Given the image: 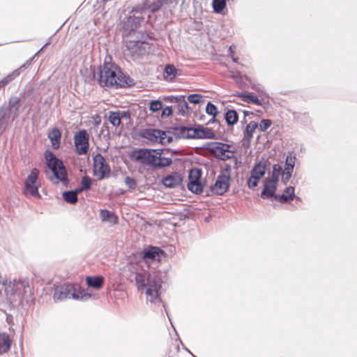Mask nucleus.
<instances>
[{
	"label": "nucleus",
	"mask_w": 357,
	"mask_h": 357,
	"mask_svg": "<svg viewBox=\"0 0 357 357\" xmlns=\"http://www.w3.org/2000/svg\"><path fill=\"white\" fill-rule=\"evenodd\" d=\"M86 282L89 287L100 289L104 284V278L102 276H87Z\"/></svg>",
	"instance_id": "24"
},
{
	"label": "nucleus",
	"mask_w": 357,
	"mask_h": 357,
	"mask_svg": "<svg viewBox=\"0 0 357 357\" xmlns=\"http://www.w3.org/2000/svg\"><path fill=\"white\" fill-rule=\"evenodd\" d=\"M139 135L142 138L146 139L152 143H160L162 145L168 144L173 141L171 132L156 128L142 129Z\"/></svg>",
	"instance_id": "6"
},
{
	"label": "nucleus",
	"mask_w": 357,
	"mask_h": 357,
	"mask_svg": "<svg viewBox=\"0 0 357 357\" xmlns=\"http://www.w3.org/2000/svg\"><path fill=\"white\" fill-rule=\"evenodd\" d=\"M99 122H100V121H96V124H98V123H99Z\"/></svg>",
	"instance_id": "55"
},
{
	"label": "nucleus",
	"mask_w": 357,
	"mask_h": 357,
	"mask_svg": "<svg viewBox=\"0 0 357 357\" xmlns=\"http://www.w3.org/2000/svg\"><path fill=\"white\" fill-rule=\"evenodd\" d=\"M181 181L182 178L181 176L177 173H173L172 174L167 175L162 179L163 185L170 188L179 185Z\"/></svg>",
	"instance_id": "19"
},
{
	"label": "nucleus",
	"mask_w": 357,
	"mask_h": 357,
	"mask_svg": "<svg viewBox=\"0 0 357 357\" xmlns=\"http://www.w3.org/2000/svg\"><path fill=\"white\" fill-rule=\"evenodd\" d=\"M202 96L199 93L190 94L188 97V100L190 102L194 104H198L202 100Z\"/></svg>",
	"instance_id": "44"
},
{
	"label": "nucleus",
	"mask_w": 357,
	"mask_h": 357,
	"mask_svg": "<svg viewBox=\"0 0 357 357\" xmlns=\"http://www.w3.org/2000/svg\"><path fill=\"white\" fill-rule=\"evenodd\" d=\"M6 109H0V135L3 131L6 128L10 123L6 120L7 118Z\"/></svg>",
	"instance_id": "35"
},
{
	"label": "nucleus",
	"mask_w": 357,
	"mask_h": 357,
	"mask_svg": "<svg viewBox=\"0 0 357 357\" xmlns=\"http://www.w3.org/2000/svg\"><path fill=\"white\" fill-rule=\"evenodd\" d=\"M135 282L138 289H146L145 293L148 301L155 303L160 301L158 296L162 281L158 275L146 271L137 273Z\"/></svg>",
	"instance_id": "3"
},
{
	"label": "nucleus",
	"mask_w": 357,
	"mask_h": 357,
	"mask_svg": "<svg viewBox=\"0 0 357 357\" xmlns=\"http://www.w3.org/2000/svg\"><path fill=\"white\" fill-rule=\"evenodd\" d=\"M93 78L101 87H126L134 84L133 79L123 74L121 70L111 63L94 68Z\"/></svg>",
	"instance_id": "1"
},
{
	"label": "nucleus",
	"mask_w": 357,
	"mask_h": 357,
	"mask_svg": "<svg viewBox=\"0 0 357 357\" xmlns=\"http://www.w3.org/2000/svg\"><path fill=\"white\" fill-rule=\"evenodd\" d=\"M230 171L231 167L227 165L224 169V172H221L218 176L214 185L211 186V191L213 193L222 195L228 190L231 180Z\"/></svg>",
	"instance_id": "9"
},
{
	"label": "nucleus",
	"mask_w": 357,
	"mask_h": 357,
	"mask_svg": "<svg viewBox=\"0 0 357 357\" xmlns=\"http://www.w3.org/2000/svg\"><path fill=\"white\" fill-rule=\"evenodd\" d=\"M296 158L294 156L287 155L285 161V168L284 170H289V172H293L294 165H295Z\"/></svg>",
	"instance_id": "42"
},
{
	"label": "nucleus",
	"mask_w": 357,
	"mask_h": 357,
	"mask_svg": "<svg viewBox=\"0 0 357 357\" xmlns=\"http://www.w3.org/2000/svg\"><path fill=\"white\" fill-rule=\"evenodd\" d=\"M193 357H196V356H193Z\"/></svg>",
	"instance_id": "58"
},
{
	"label": "nucleus",
	"mask_w": 357,
	"mask_h": 357,
	"mask_svg": "<svg viewBox=\"0 0 357 357\" xmlns=\"http://www.w3.org/2000/svg\"><path fill=\"white\" fill-rule=\"evenodd\" d=\"M25 288V284L23 282L13 280L10 282L8 286L6 289L7 294L14 295L16 294L18 296L22 295V290Z\"/></svg>",
	"instance_id": "17"
},
{
	"label": "nucleus",
	"mask_w": 357,
	"mask_h": 357,
	"mask_svg": "<svg viewBox=\"0 0 357 357\" xmlns=\"http://www.w3.org/2000/svg\"><path fill=\"white\" fill-rule=\"evenodd\" d=\"M108 121L114 127H119L121 123L120 114L117 112L110 111L108 113Z\"/></svg>",
	"instance_id": "34"
},
{
	"label": "nucleus",
	"mask_w": 357,
	"mask_h": 357,
	"mask_svg": "<svg viewBox=\"0 0 357 357\" xmlns=\"http://www.w3.org/2000/svg\"><path fill=\"white\" fill-rule=\"evenodd\" d=\"M164 100L167 102H169L171 103H175L176 105L178 102L180 100V96H169L164 97Z\"/></svg>",
	"instance_id": "50"
},
{
	"label": "nucleus",
	"mask_w": 357,
	"mask_h": 357,
	"mask_svg": "<svg viewBox=\"0 0 357 357\" xmlns=\"http://www.w3.org/2000/svg\"><path fill=\"white\" fill-rule=\"evenodd\" d=\"M235 51H236V46L231 45L229 49V55L231 56L232 60L234 62L237 63L238 62V58L235 57Z\"/></svg>",
	"instance_id": "51"
},
{
	"label": "nucleus",
	"mask_w": 357,
	"mask_h": 357,
	"mask_svg": "<svg viewBox=\"0 0 357 357\" xmlns=\"http://www.w3.org/2000/svg\"><path fill=\"white\" fill-rule=\"evenodd\" d=\"M238 97L241 98L242 100L246 103H253L257 105H261V100H260L256 96L252 93H241L237 95Z\"/></svg>",
	"instance_id": "28"
},
{
	"label": "nucleus",
	"mask_w": 357,
	"mask_h": 357,
	"mask_svg": "<svg viewBox=\"0 0 357 357\" xmlns=\"http://www.w3.org/2000/svg\"><path fill=\"white\" fill-rule=\"evenodd\" d=\"M20 74V69H17L13 71L11 73L8 74L1 80H0V89L3 88L6 85L10 83L12 80H13L15 77H18Z\"/></svg>",
	"instance_id": "33"
},
{
	"label": "nucleus",
	"mask_w": 357,
	"mask_h": 357,
	"mask_svg": "<svg viewBox=\"0 0 357 357\" xmlns=\"http://www.w3.org/2000/svg\"><path fill=\"white\" fill-rule=\"evenodd\" d=\"M79 192H80L78 190L63 192V198L67 203L74 204L77 202Z\"/></svg>",
	"instance_id": "29"
},
{
	"label": "nucleus",
	"mask_w": 357,
	"mask_h": 357,
	"mask_svg": "<svg viewBox=\"0 0 357 357\" xmlns=\"http://www.w3.org/2000/svg\"><path fill=\"white\" fill-rule=\"evenodd\" d=\"M174 109L177 110L178 115L185 116L189 110L188 103L185 99V96H180L178 103L174 105Z\"/></svg>",
	"instance_id": "25"
},
{
	"label": "nucleus",
	"mask_w": 357,
	"mask_h": 357,
	"mask_svg": "<svg viewBox=\"0 0 357 357\" xmlns=\"http://www.w3.org/2000/svg\"><path fill=\"white\" fill-rule=\"evenodd\" d=\"M258 127L257 123L255 121H251L245 128V130L243 132V145L244 146L248 147L250 144V141L252 138L253 132Z\"/></svg>",
	"instance_id": "18"
},
{
	"label": "nucleus",
	"mask_w": 357,
	"mask_h": 357,
	"mask_svg": "<svg viewBox=\"0 0 357 357\" xmlns=\"http://www.w3.org/2000/svg\"><path fill=\"white\" fill-rule=\"evenodd\" d=\"M48 138L52 143L53 149H58L60 146V142L61 138V132L57 128H54L48 133Z\"/></svg>",
	"instance_id": "21"
},
{
	"label": "nucleus",
	"mask_w": 357,
	"mask_h": 357,
	"mask_svg": "<svg viewBox=\"0 0 357 357\" xmlns=\"http://www.w3.org/2000/svg\"><path fill=\"white\" fill-rule=\"evenodd\" d=\"M93 165L96 169H98V180L109 177L111 172L110 167L100 153H97L93 157Z\"/></svg>",
	"instance_id": "13"
},
{
	"label": "nucleus",
	"mask_w": 357,
	"mask_h": 357,
	"mask_svg": "<svg viewBox=\"0 0 357 357\" xmlns=\"http://www.w3.org/2000/svg\"><path fill=\"white\" fill-rule=\"evenodd\" d=\"M225 119L229 126H234L238 122V115L234 109H229L225 113Z\"/></svg>",
	"instance_id": "30"
},
{
	"label": "nucleus",
	"mask_w": 357,
	"mask_h": 357,
	"mask_svg": "<svg viewBox=\"0 0 357 357\" xmlns=\"http://www.w3.org/2000/svg\"><path fill=\"white\" fill-rule=\"evenodd\" d=\"M89 135L86 130H81L74 137V142L79 155L86 154L89 151Z\"/></svg>",
	"instance_id": "12"
},
{
	"label": "nucleus",
	"mask_w": 357,
	"mask_h": 357,
	"mask_svg": "<svg viewBox=\"0 0 357 357\" xmlns=\"http://www.w3.org/2000/svg\"><path fill=\"white\" fill-rule=\"evenodd\" d=\"M173 107L167 106L162 109L161 116L162 118L168 117L172 115L173 111Z\"/></svg>",
	"instance_id": "49"
},
{
	"label": "nucleus",
	"mask_w": 357,
	"mask_h": 357,
	"mask_svg": "<svg viewBox=\"0 0 357 357\" xmlns=\"http://www.w3.org/2000/svg\"><path fill=\"white\" fill-rule=\"evenodd\" d=\"M213 8L215 13H221L226 6L225 0H213Z\"/></svg>",
	"instance_id": "40"
},
{
	"label": "nucleus",
	"mask_w": 357,
	"mask_h": 357,
	"mask_svg": "<svg viewBox=\"0 0 357 357\" xmlns=\"http://www.w3.org/2000/svg\"><path fill=\"white\" fill-rule=\"evenodd\" d=\"M193 357H196V356H193Z\"/></svg>",
	"instance_id": "60"
},
{
	"label": "nucleus",
	"mask_w": 357,
	"mask_h": 357,
	"mask_svg": "<svg viewBox=\"0 0 357 357\" xmlns=\"http://www.w3.org/2000/svg\"><path fill=\"white\" fill-rule=\"evenodd\" d=\"M163 251L156 247H151L149 249L144 250L143 253V258L146 262L153 261L155 260L160 261Z\"/></svg>",
	"instance_id": "15"
},
{
	"label": "nucleus",
	"mask_w": 357,
	"mask_h": 357,
	"mask_svg": "<svg viewBox=\"0 0 357 357\" xmlns=\"http://www.w3.org/2000/svg\"><path fill=\"white\" fill-rule=\"evenodd\" d=\"M206 112L208 115H211L213 117H215L218 114V107L211 102H208L206 107Z\"/></svg>",
	"instance_id": "41"
},
{
	"label": "nucleus",
	"mask_w": 357,
	"mask_h": 357,
	"mask_svg": "<svg viewBox=\"0 0 357 357\" xmlns=\"http://www.w3.org/2000/svg\"><path fill=\"white\" fill-rule=\"evenodd\" d=\"M230 145L220 142H212L211 144L210 151L215 157L221 160H227L231 159L234 155V151L229 150Z\"/></svg>",
	"instance_id": "11"
},
{
	"label": "nucleus",
	"mask_w": 357,
	"mask_h": 357,
	"mask_svg": "<svg viewBox=\"0 0 357 357\" xmlns=\"http://www.w3.org/2000/svg\"><path fill=\"white\" fill-rule=\"evenodd\" d=\"M39 175V170L36 168L31 169L24 182V194L26 196L30 195L35 198L40 199V195L38 192V187L36 184Z\"/></svg>",
	"instance_id": "10"
},
{
	"label": "nucleus",
	"mask_w": 357,
	"mask_h": 357,
	"mask_svg": "<svg viewBox=\"0 0 357 357\" xmlns=\"http://www.w3.org/2000/svg\"><path fill=\"white\" fill-rule=\"evenodd\" d=\"M90 297L91 295L88 293H85L77 284L68 283L58 287L54 294V299L57 301H63L69 298L86 301Z\"/></svg>",
	"instance_id": "5"
},
{
	"label": "nucleus",
	"mask_w": 357,
	"mask_h": 357,
	"mask_svg": "<svg viewBox=\"0 0 357 357\" xmlns=\"http://www.w3.org/2000/svg\"><path fill=\"white\" fill-rule=\"evenodd\" d=\"M202 172L199 169H192L189 172L188 181L201 182Z\"/></svg>",
	"instance_id": "38"
},
{
	"label": "nucleus",
	"mask_w": 357,
	"mask_h": 357,
	"mask_svg": "<svg viewBox=\"0 0 357 357\" xmlns=\"http://www.w3.org/2000/svg\"><path fill=\"white\" fill-rule=\"evenodd\" d=\"M292 172H289V170H284L282 173V181L284 184H287V182L291 177Z\"/></svg>",
	"instance_id": "48"
},
{
	"label": "nucleus",
	"mask_w": 357,
	"mask_h": 357,
	"mask_svg": "<svg viewBox=\"0 0 357 357\" xmlns=\"http://www.w3.org/2000/svg\"><path fill=\"white\" fill-rule=\"evenodd\" d=\"M174 135L177 138H184L186 139V135H188V127L186 126H178L173 128Z\"/></svg>",
	"instance_id": "37"
},
{
	"label": "nucleus",
	"mask_w": 357,
	"mask_h": 357,
	"mask_svg": "<svg viewBox=\"0 0 357 357\" xmlns=\"http://www.w3.org/2000/svg\"><path fill=\"white\" fill-rule=\"evenodd\" d=\"M119 114H120V119L121 120L122 119H130V111L127 110V111H118Z\"/></svg>",
	"instance_id": "52"
},
{
	"label": "nucleus",
	"mask_w": 357,
	"mask_h": 357,
	"mask_svg": "<svg viewBox=\"0 0 357 357\" xmlns=\"http://www.w3.org/2000/svg\"><path fill=\"white\" fill-rule=\"evenodd\" d=\"M270 165L268 160H260L257 162L250 171V176L248 179L247 185L250 189L257 187L261 178L265 175L267 167Z\"/></svg>",
	"instance_id": "8"
},
{
	"label": "nucleus",
	"mask_w": 357,
	"mask_h": 357,
	"mask_svg": "<svg viewBox=\"0 0 357 357\" xmlns=\"http://www.w3.org/2000/svg\"><path fill=\"white\" fill-rule=\"evenodd\" d=\"M44 155L46 165L53 174V176L50 177V179L53 181L54 178L56 180V183L61 181L64 185H67L69 180L67 176L66 169L62 160L56 158L51 151H45Z\"/></svg>",
	"instance_id": "4"
},
{
	"label": "nucleus",
	"mask_w": 357,
	"mask_h": 357,
	"mask_svg": "<svg viewBox=\"0 0 357 357\" xmlns=\"http://www.w3.org/2000/svg\"><path fill=\"white\" fill-rule=\"evenodd\" d=\"M92 185V179L88 176H84L82 177L81 181V187L80 188L77 189L78 191L82 192L84 190H89L91 189Z\"/></svg>",
	"instance_id": "39"
},
{
	"label": "nucleus",
	"mask_w": 357,
	"mask_h": 357,
	"mask_svg": "<svg viewBox=\"0 0 357 357\" xmlns=\"http://www.w3.org/2000/svg\"><path fill=\"white\" fill-rule=\"evenodd\" d=\"M282 172V168L279 164H275L273 167V172L271 174V176L265 178L268 180V181L271 183H277L279 181V176Z\"/></svg>",
	"instance_id": "31"
},
{
	"label": "nucleus",
	"mask_w": 357,
	"mask_h": 357,
	"mask_svg": "<svg viewBox=\"0 0 357 357\" xmlns=\"http://www.w3.org/2000/svg\"><path fill=\"white\" fill-rule=\"evenodd\" d=\"M197 139H214L215 137L214 131L209 128L202 125H197Z\"/></svg>",
	"instance_id": "20"
},
{
	"label": "nucleus",
	"mask_w": 357,
	"mask_h": 357,
	"mask_svg": "<svg viewBox=\"0 0 357 357\" xmlns=\"http://www.w3.org/2000/svg\"><path fill=\"white\" fill-rule=\"evenodd\" d=\"M188 135L186 139H197V125L195 127H188Z\"/></svg>",
	"instance_id": "47"
},
{
	"label": "nucleus",
	"mask_w": 357,
	"mask_h": 357,
	"mask_svg": "<svg viewBox=\"0 0 357 357\" xmlns=\"http://www.w3.org/2000/svg\"><path fill=\"white\" fill-rule=\"evenodd\" d=\"M193 357H196V356H193Z\"/></svg>",
	"instance_id": "59"
},
{
	"label": "nucleus",
	"mask_w": 357,
	"mask_h": 357,
	"mask_svg": "<svg viewBox=\"0 0 357 357\" xmlns=\"http://www.w3.org/2000/svg\"><path fill=\"white\" fill-rule=\"evenodd\" d=\"M166 313H167V316L169 317V314L167 311H166Z\"/></svg>",
	"instance_id": "57"
},
{
	"label": "nucleus",
	"mask_w": 357,
	"mask_h": 357,
	"mask_svg": "<svg viewBox=\"0 0 357 357\" xmlns=\"http://www.w3.org/2000/svg\"><path fill=\"white\" fill-rule=\"evenodd\" d=\"M146 6L134 8L128 14L126 20L123 22V29L128 32L135 31L144 19L147 10Z\"/></svg>",
	"instance_id": "7"
},
{
	"label": "nucleus",
	"mask_w": 357,
	"mask_h": 357,
	"mask_svg": "<svg viewBox=\"0 0 357 357\" xmlns=\"http://www.w3.org/2000/svg\"><path fill=\"white\" fill-rule=\"evenodd\" d=\"M193 357H196V356H193Z\"/></svg>",
	"instance_id": "61"
},
{
	"label": "nucleus",
	"mask_w": 357,
	"mask_h": 357,
	"mask_svg": "<svg viewBox=\"0 0 357 357\" xmlns=\"http://www.w3.org/2000/svg\"><path fill=\"white\" fill-rule=\"evenodd\" d=\"M276 190L277 183H271L265 179L264 181V189L261 192V197L264 199L270 197L275 199V196H278V195H275Z\"/></svg>",
	"instance_id": "16"
},
{
	"label": "nucleus",
	"mask_w": 357,
	"mask_h": 357,
	"mask_svg": "<svg viewBox=\"0 0 357 357\" xmlns=\"http://www.w3.org/2000/svg\"><path fill=\"white\" fill-rule=\"evenodd\" d=\"M176 150L172 149H152L142 148L133 151L132 159L142 165H146L152 169H162L169 167L172 163V157L167 156L170 154H177Z\"/></svg>",
	"instance_id": "2"
},
{
	"label": "nucleus",
	"mask_w": 357,
	"mask_h": 357,
	"mask_svg": "<svg viewBox=\"0 0 357 357\" xmlns=\"http://www.w3.org/2000/svg\"><path fill=\"white\" fill-rule=\"evenodd\" d=\"M20 98L16 96L11 97L8 101L7 106L2 105L0 109H6L7 118L6 120L11 123L17 116L19 110V104Z\"/></svg>",
	"instance_id": "14"
},
{
	"label": "nucleus",
	"mask_w": 357,
	"mask_h": 357,
	"mask_svg": "<svg viewBox=\"0 0 357 357\" xmlns=\"http://www.w3.org/2000/svg\"><path fill=\"white\" fill-rule=\"evenodd\" d=\"M12 344V340L6 333H0V355L8 352Z\"/></svg>",
	"instance_id": "23"
},
{
	"label": "nucleus",
	"mask_w": 357,
	"mask_h": 357,
	"mask_svg": "<svg viewBox=\"0 0 357 357\" xmlns=\"http://www.w3.org/2000/svg\"><path fill=\"white\" fill-rule=\"evenodd\" d=\"M218 122V120L215 119V117H213L208 122V123H216Z\"/></svg>",
	"instance_id": "53"
},
{
	"label": "nucleus",
	"mask_w": 357,
	"mask_h": 357,
	"mask_svg": "<svg viewBox=\"0 0 357 357\" xmlns=\"http://www.w3.org/2000/svg\"><path fill=\"white\" fill-rule=\"evenodd\" d=\"M187 185L188 190L194 193L200 194L203 191V185L201 182L188 181Z\"/></svg>",
	"instance_id": "36"
},
{
	"label": "nucleus",
	"mask_w": 357,
	"mask_h": 357,
	"mask_svg": "<svg viewBox=\"0 0 357 357\" xmlns=\"http://www.w3.org/2000/svg\"><path fill=\"white\" fill-rule=\"evenodd\" d=\"M172 3L176 4L178 3V0H157L156 1L153 2L151 4L146 6V8L151 13H155L158 11L160 8H162V6Z\"/></svg>",
	"instance_id": "26"
},
{
	"label": "nucleus",
	"mask_w": 357,
	"mask_h": 357,
	"mask_svg": "<svg viewBox=\"0 0 357 357\" xmlns=\"http://www.w3.org/2000/svg\"><path fill=\"white\" fill-rule=\"evenodd\" d=\"M22 339H23V337H21V343L22 344Z\"/></svg>",
	"instance_id": "56"
},
{
	"label": "nucleus",
	"mask_w": 357,
	"mask_h": 357,
	"mask_svg": "<svg viewBox=\"0 0 357 357\" xmlns=\"http://www.w3.org/2000/svg\"><path fill=\"white\" fill-rule=\"evenodd\" d=\"M100 218L102 222H109L112 225L117 223V217L115 214L108 210L102 209L100 211Z\"/></svg>",
	"instance_id": "27"
},
{
	"label": "nucleus",
	"mask_w": 357,
	"mask_h": 357,
	"mask_svg": "<svg viewBox=\"0 0 357 357\" xmlns=\"http://www.w3.org/2000/svg\"><path fill=\"white\" fill-rule=\"evenodd\" d=\"M294 197V188L289 186L284 189L282 195L275 196V199L281 203H286L293 200Z\"/></svg>",
	"instance_id": "22"
},
{
	"label": "nucleus",
	"mask_w": 357,
	"mask_h": 357,
	"mask_svg": "<svg viewBox=\"0 0 357 357\" xmlns=\"http://www.w3.org/2000/svg\"><path fill=\"white\" fill-rule=\"evenodd\" d=\"M243 114H244V116L245 117L246 116H248L249 114H252V112H248V111H244Z\"/></svg>",
	"instance_id": "54"
},
{
	"label": "nucleus",
	"mask_w": 357,
	"mask_h": 357,
	"mask_svg": "<svg viewBox=\"0 0 357 357\" xmlns=\"http://www.w3.org/2000/svg\"><path fill=\"white\" fill-rule=\"evenodd\" d=\"M163 104L159 100H151L149 103V109L152 112H158L162 109Z\"/></svg>",
	"instance_id": "43"
},
{
	"label": "nucleus",
	"mask_w": 357,
	"mask_h": 357,
	"mask_svg": "<svg viewBox=\"0 0 357 357\" xmlns=\"http://www.w3.org/2000/svg\"><path fill=\"white\" fill-rule=\"evenodd\" d=\"M178 70L173 66L168 64L164 69V77L167 80L172 81L177 75Z\"/></svg>",
	"instance_id": "32"
},
{
	"label": "nucleus",
	"mask_w": 357,
	"mask_h": 357,
	"mask_svg": "<svg viewBox=\"0 0 357 357\" xmlns=\"http://www.w3.org/2000/svg\"><path fill=\"white\" fill-rule=\"evenodd\" d=\"M125 183L130 189H135L137 186L136 181L130 176H126L125 178Z\"/></svg>",
	"instance_id": "46"
},
{
	"label": "nucleus",
	"mask_w": 357,
	"mask_h": 357,
	"mask_svg": "<svg viewBox=\"0 0 357 357\" xmlns=\"http://www.w3.org/2000/svg\"><path fill=\"white\" fill-rule=\"evenodd\" d=\"M270 119H262L259 123V128L262 132H265L271 125Z\"/></svg>",
	"instance_id": "45"
}]
</instances>
